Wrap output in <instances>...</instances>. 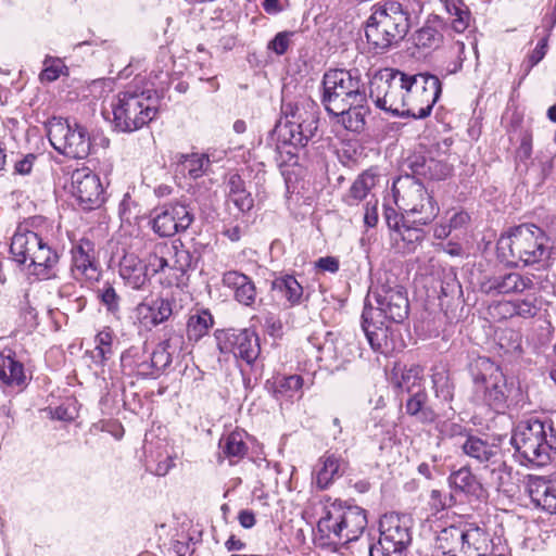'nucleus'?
Here are the masks:
<instances>
[{
	"label": "nucleus",
	"instance_id": "nucleus-1",
	"mask_svg": "<svg viewBox=\"0 0 556 556\" xmlns=\"http://www.w3.org/2000/svg\"><path fill=\"white\" fill-rule=\"evenodd\" d=\"M425 0L384 1L372 8L365 27L369 46L383 53L399 45L409 28L419 22Z\"/></svg>",
	"mask_w": 556,
	"mask_h": 556
},
{
	"label": "nucleus",
	"instance_id": "nucleus-2",
	"mask_svg": "<svg viewBox=\"0 0 556 556\" xmlns=\"http://www.w3.org/2000/svg\"><path fill=\"white\" fill-rule=\"evenodd\" d=\"M10 255L16 264L25 266L29 275L40 280L54 277V268L59 263L58 252L27 224H21L15 229L11 238Z\"/></svg>",
	"mask_w": 556,
	"mask_h": 556
},
{
	"label": "nucleus",
	"instance_id": "nucleus-3",
	"mask_svg": "<svg viewBox=\"0 0 556 556\" xmlns=\"http://www.w3.org/2000/svg\"><path fill=\"white\" fill-rule=\"evenodd\" d=\"M549 237L545 231L533 225L522 224L510 229L507 235L501 236L497 241V253L503 262L518 266L533 265L549 257Z\"/></svg>",
	"mask_w": 556,
	"mask_h": 556
},
{
	"label": "nucleus",
	"instance_id": "nucleus-4",
	"mask_svg": "<svg viewBox=\"0 0 556 556\" xmlns=\"http://www.w3.org/2000/svg\"><path fill=\"white\" fill-rule=\"evenodd\" d=\"M510 443L521 463L544 466L556 454V429L551 419L530 418L516 427Z\"/></svg>",
	"mask_w": 556,
	"mask_h": 556
},
{
	"label": "nucleus",
	"instance_id": "nucleus-5",
	"mask_svg": "<svg viewBox=\"0 0 556 556\" xmlns=\"http://www.w3.org/2000/svg\"><path fill=\"white\" fill-rule=\"evenodd\" d=\"M157 103L159 97L153 89L134 81L112 103L115 128L123 132L140 129L155 117Z\"/></svg>",
	"mask_w": 556,
	"mask_h": 556
},
{
	"label": "nucleus",
	"instance_id": "nucleus-6",
	"mask_svg": "<svg viewBox=\"0 0 556 556\" xmlns=\"http://www.w3.org/2000/svg\"><path fill=\"white\" fill-rule=\"evenodd\" d=\"M367 527L366 511L355 505L333 501L324 506L317 529L332 542L349 543L357 540Z\"/></svg>",
	"mask_w": 556,
	"mask_h": 556
},
{
	"label": "nucleus",
	"instance_id": "nucleus-7",
	"mask_svg": "<svg viewBox=\"0 0 556 556\" xmlns=\"http://www.w3.org/2000/svg\"><path fill=\"white\" fill-rule=\"evenodd\" d=\"M395 203L413 223L428 225L440 212L432 193L417 178L409 175L399 177L393 184Z\"/></svg>",
	"mask_w": 556,
	"mask_h": 556
},
{
	"label": "nucleus",
	"instance_id": "nucleus-8",
	"mask_svg": "<svg viewBox=\"0 0 556 556\" xmlns=\"http://www.w3.org/2000/svg\"><path fill=\"white\" fill-rule=\"evenodd\" d=\"M408 75L394 68H384L374 75L369 98L377 108L397 116H406Z\"/></svg>",
	"mask_w": 556,
	"mask_h": 556
},
{
	"label": "nucleus",
	"instance_id": "nucleus-9",
	"mask_svg": "<svg viewBox=\"0 0 556 556\" xmlns=\"http://www.w3.org/2000/svg\"><path fill=\"white\" fill-rule=\"evenodd\" d=\"M321 103L327 112L359 103L367 97L366 85L357 71L329 70L323 77Z\"/></svg>",
	"mask_w": 556,
	"mask_h": 556
},
{
	"label": "nucleus",
	"instance_id": "nucleus-10",
	"mask_svg": "<svg viewBox=\"0 0 556 556\" xmlns=\"http://www.w3.org/2000/svg\"><path fill=\"white\" fill-rule=\"evenodd\" d=\"M281 118L275 126L274 136L282 144L304 148L315 136L319 118L313 109L295 103H282Z\"/></svg>",
	"mask_w": 556,
	"mask_h": 556
},
{
	"label": "nucleus",
	"instance_id": "nucleus-11",
	"mask_svg": "<svg viewBox=\"0 0 556 556\" xmlns=\"http://www.w3.org/2000/svg\"><path fill=\"white\" fill-rule=\"evenodd\" d=\"M412 529L410 516L384 514L379 521V541L369 546V556H401L412 543Z\"/></svg>",
	"mask_w": 556,
	"mask_h": 556
},
{
	"label": "nucleus",
	"instance_id": "nucleus-12",
	"mask_svg": "<svg viewBox=\"0 0 556 556\" xmlns=\"http://www.w3.org/2000/svg\"><path fill=\"white\" fill-rule=\"evenodd\" d=\"M470 374L477 390H482L485 403L494 409L504 408L510 393L500 366L491 358L479 356L470 364Z\"/></svg>",
	"mask_w": 556,
	"mask_h": 556
},
{
	"label": "nucleus",
	"instance_id": "nucleus-13",
	"mask_svg": "<svg viewBox=\"0 0 556 556\" xmlns=\"http://www.w3.org/2000/svg\"><path fill=\"white\" fill-rule=\"evenodd\" d=\"M48 138L55 151L72 159H85L90 153L91 141L85 126L62 117H52L48 124Z\"/></svg>",
	"mask_w": 556,
	"mask_h": 556
},
{
	"label": "nucleus",
	"instance_id": "nucleus-14",
	"mask_svg": "<svg viewBox=\"0 0 556 556\" xmlns=\"http://www.w3.org/2000/svg\"><path fill=\"white\" fill-rule=\"evenodd\" d=\"M441 92L442 86L438 76L429 73L408 75L406 116L414 118L429 116Z\"/></svg>",
	"mask_w": 556,
	"mask_h": 556
},
{
	"label": "nucleus",
	"instance_id": "nucleus-15",
	"mask_svg": "<svg viewBox=\"0 0 556 556\" xmlns=\"http://www.w3.org/2000/svg\"><path fill=\"white\" fill-rule=\"evenodd\" d=\"M194 219L191 208L179 202L166 203L152 212V229L160 237H173L187 230Z\"/></svg>",
	"mask_w": 556,
	"mask_h": 556
},
{
	"label": "nucleus",
	"instance_id": "nucleus-16",
	"mask_svg": "<svg viewBox=\"0 0 556 556\" xmlns=\"http://www.w3.org/2000/svg\"><path fill=\"white\" fill-rule=\"evenodd\" d=\"M71 192L84 211L99 208L104 203L100 178L88 167L77 168L71 176Z\"/></svg>",
	"mask_w": 556,
	"mask_h": 556
},
{
	"label": "nucleus",
	"instance_id": "nucleus-17",
	"mask_svg": "<svg viewBox=\"0 0 556 556\" xmlns=\"http://www.w3.org/2000/svg\"><path fill=\"white\" fill-rule=\"evenodd\" d=\"M217 341L222 353H231L248 365H252L261 353L258 337L250 329H228L217 337Z\"/></svg>",
	"mask_w": 556,
	"mask_h": 556
},
{
	"label": "nucleus",
	"instance_id": "nucleus-18",
	"mask_svg": "<svg viewBox=\"0 0 556 556\" xmlns=\"http://www.w3.org/2000/svg\"><path fill=\"white\" fill-rule=\"evenodd\" d=\"M377 304L375 315L400 324L408 316L409 303L405 290L401 286H381L374 292Z\"/></svg>",
	"mask_w": 556,
	"mask_h": 556
},
{
	"label": "nucleus",
	"instance_id": "nucleus-19",
	"mask_svg": "<svg viewBox=\"0 0 556 556\" xmlns=\"http://www.w3.org/2000/svg\"><path fill=\"white\" fill-rule=\"evenodd\" d=\"M174 314V299L159 296L151 301H143L136 306L135 325L139 330L151 331L167 321Z\"/></svg>",
	"mask_w": 556,
	"mask_h": 556
},
{
	"label": "nucleus",
	"instance_id": "nucleus-20",
	"mask_svg": "<svg viewBox=\"0 0 556 556\" xmlns=\"http://www.w3.org/2000/svg\"><path fill=\"white\" fill-rule=\"evenodd\" d=\"M362 320V328L375 352L388 354L395 349L393 332L383 320L375 319L374 307H364Z\"/></svg>",
	"mask_w": 556,
	"mask_h": 556
},
{
	"label": "nucleus",
	"instance_id": "nucleus-21",
	"mask_svg": "<svg viewBox=\"0 0 556 556\" xmlns=\"http://www.w3.org/2000/svg\"><path fill=\"white\" fill-rule=\"evenodd\" d=\"M533 287L534 282L531 277L516 271L485 278L480 285L481 291L492 296L519 294L533 289Z\"/></svg>",
	"mask_w": 556,
	"mask_h": 556
},
{
	"label": "nucleus",
	"instance_id": "nucleus-22",
	"mask_svg": "<svg viewBox=\"0 0 556 556\" xmlns=\"http://www.w3.org/2000/svg\"><path fill=\"white\" fill-rule=\"evenodd\" d=\"M165 339L150 353L151 377H156L173 362V355L184 349L185 339L181 331L166 328Z\"/></svg>",
	"mask_w": 556,
	"mask_h": 556
},
{
	"label": "nucleus",
	"instance_id": "nucleus-23",
	"mask_svg": "<svg viewBox=\"0 0 556 556\" xmlns=\"http://www.w3.org/2000/svg\"><path fill=\"white\" fill-rule=\"evenodd\" d=\"M460 447L464 454L481 464H498L496 468H493V472L498 470L509 475L510 467H508L505 462L498 459L501 448L497 444L489 443L476 435H467L466 440L460 443Z\"/></svg>",
	"mask_w": 556,
	"mask_h": 556
},
{
	"label": "nucleus",
	"instance_id": "nucleus-24",
	"mask_svg": "<svg viewBox=\"0 0 556 556\" xmlns=\"http://www.w3.org/2000/svg\"><path fill=\"white\" fill-rule=\"evenodd\" d=\"M72 273L76 279L93 280L98 278V263L94 244L81 239L72 248Z\"/></svg>",
	"mask_w": 556,
	"mask_h": 556
},
{
	"label": "nucleus",
	"instance_id": "nucleus-25",
	"mask_svg": "<svg viewBox=\"0 0 556 556\" xmlns=\"http://www.w3.org/2000/svg\"><path fill=\"white\" fill-rule=\"evenodd\" d=\"M119 276L134 290H142L152 277L147 265L135 253H126L119 261Z\"/></svg>",
	"mask_w": 556,
	"mask_h": 556
},
{
	"label": "nucleus",
	"instance_id": "nucleus-26",
	"mask_svg": "<svg viewBox=\"0 0 556 556\" xmlns=\"http://www.w3.org/2000/svg\"><path fill=\"white\" fill-rule=\"evenodd\" d=\"M378 182V176L372 169L364 170L353 181L348 192L343 195V202L349 206H356L361 202L377 199L374 190Z\"/></svg>",
	"mask_w": 556,
	"mask_h": 556
},
{
	"label": "nucleus",
	"instance_id": "nucleus-27",
	"mask_svg": "<svg viewBox=\"0 0 556 556\" xmlns=\"http://www.w3.org/2000/svg\"><path fill=\"white\" fill-rule=\"evenodd\" d=\"M222 282L233 291L236 301L245 306H252L256 300V287L253 280L238 270H229L223 275Z\"/></svg>",
	"mask_w": 556,
	"mask_h": 556
},
{
	"label": "nucleus",
	"instance_id": "nucleus-28",
	"mask_svg": "<svg viewBox=\"0 0 556 556\" xmlns=\"http://www.w3.org/2000/svg\"><path fill=\"white\" fill-rule=\"evenodd\" d=\"M408 167L410 168L415 178L421 176L430 180L445 179L451 172L450 166L439 160L429 157L422 154H414L407 160Z\"/></svg>",
	"mask_w": 556,
	"mask_h": 556
},
{
	"label": "nucleus",
	"instance_id": "nucleus-29",
	"mask_svg": "<svg viewBox=\"0 0 556 556\" xmlns=\"http://www.w3.org/2000/svg\"><path fill=\"white\" fill-rule=\"evenodd\" d=\"M529 494L536 505L556 514V479L534 477L529 482Z\"/></svg>",
	"mask_w": 556,
	"mask_h": 556
},
{
	"label": "nucleus",
	"instance_id": "nucleus-30",
	"mask_svg": "<svg viewBox=\"0 0 556 556\" xmlns=\"http://www.w3.org/2000/svg\"><path fill=\"white\" fill-rule=\"evenodd\" d=\"M164 248H168L166 258V270L173 271L176 278L184 276L192 268L193 256L189 250L185 248L180 240L172 242L163 241Z\"/></svg>",
	"mask_w": 556,
	"mask_h": 556
},
{
	"label": "nucleus",
	"instance_id": "nucleus-31",
	"mask_svg": "<svg viewBox=\"0 0 556 556\" xmlns=\"http://www.w3.org/2000/svg\"><path fill=\"white\" fill-rule=\"evenodd\" d=\"M121 365L123 370H128L141 377H151L150 369V352L147 350V344L143 343L139 346H130L121 355Z\"/></svg>",
	"mask_w": 556,
	"mask_h": 556
},
{
	"label": "nucleus",
	"instance_id": "nucleus-32",
	"mask_svg": "<svg viewBox=\"0 0 556 556\" xmlns=\"http://www.w3.org/2000/svg\"><path fill=\"white\" fill-rule=\"evenodd\" d=\"M368 97L361 100L356 104H348L344 108L337 109V111H330L329 114L341 116L343 126L351 131L362 132L365 129L366 116L370 110L368 108Z\"/></svg>",
	"mask_w": 556,
	"mask_h": 556
},
{
	"label": "nucleus",
	"instance_id": "nucleus-33",
	"mask_svg": "<svg viewBox=\"0 0 556 556\" xmlns=\"http://www.w3.org/2000/svg\"><path fill=\"white\" fill-rule=\"evenodd\" d=\"M463 542L460 556H489L492 551L489 534L477 526L463 529Z\"/></svg>",
	"mask_w": 556,
	"mask_h": 556
},
{
	"label": "nucleus",
	"instance_id": "nucleus-34",
	"mask_svg": "<svg viewBox=\"0 0 556 556\" xmlns=\"http://www.w3.org/2000/svg\"><path fill=\"white\" fill-rule=\"evenodd\" d=\"M318 466L316 485L320 490L327 489L334 479L341 477L346 470V463L340 456L330 453H326L319 458Z\"/></svg>",
	"mask_w": 556,
	"mask_h": 556
},
{
	"label": "nucleus",
	"instance_id": "nucleus-35",
	"mask_svg": "<svg viewBox=\"0 0 556 556\" xmlns=\"http://www.w3.org/2000/svg\"><path fill=\"white\" fill-rule=\"evenodd\" d=\"M448 484L455 492H459L475 498H481L484 493L481 482L467 466L451 472L448 477Z\"/></svg>",
	"mask_w": 556,
	"mask_h": 556
},
{
	"label": "nucleus",
	"instance_id": "nucleus-36",
	"mask_svg": "<svg viewBox=\"0 0 556 556\" xmlns=\"http://www.w3.org/2000/svg\"><path fill=\"white\" fill-rule=\"evenodd\" d=\"M27 377L24 365L15 358L11 350L0 353V383L8 387H22L26 384Z\"/></svg>",
	"mask_w": 556,
	"mask_h": 556
},
{
	"label": "nucleus",
	"instance_id": "nucleus-37",
	"mask_svg": "<svg viewBox=\"0 0 556 556\" xmlns=\"http://www.w3.org/2000/svg\"><path fill=\"white\" fill-rule=\"evenodd\" d=\"M312 344L320 352L319 359L329 362L345 361L346 355L343 352L344 341L333 331H326L323 341L317 334L309 338Z\"/></svg>",
	"mask_w": 556,
	"mask_h": 556
},
{
	"label": "nucleus",
	"instance_id": "nucleus-38",
	"mask_svg": "<svg viewBox=\"0 0 556 556\" xmlns=\"http://www.w3.org/2000/svg\"><path fill=\"white\" fill-rule=\"evenodd\" d=\"M303 378L299 375L276 376L265 382L266 390L277 400L281 397H293L301 393L303 387Z\"/></svg>",
	"mask_w": 556,
	"mask_h": 556
},
{
	"label": "nucleus",
	"instance_id": "nucleus-39",
	"mask_svg": "<svg viewBox=\"0 0 556 556\" xmlns=\"http://www.w3.org/2000/svg\"><path fill=\"white\" fill-rule=\"evenodd\" d=\"M177 172L188 175L192 179L202 177L210 168L211 161L207 154L178 153L175 156Z\"/></svg>",
	"mask_w": 556,
	"mask_h": 556
},
{
	"label": "nucleus",
	"instance_id": "nucleus-40",
	"mask_svg": "<svg viewBox=\"0 0 556 556\" xmlns=\"http://www.w3.org/2000/svg\"><path fill=\"white\" fill-rule=\"evenodd\" d=\"M427 403L428 394L426 389H418L416 392L409 393L405 403L406 414L415 417L422 424L433 422L437 418V414Z\"/></svg>",
	"mask_w": 556,
	"mask_h": 556
},
{
	"label": "nucleus",
	"instance_id": "nucleus-41",
	"mask_svg": "<svg viewBox=\"0 0 556 556\" xmlns=\"http://www.w3.org/2000/svg\"><path fill=\"white\" fill-rule=\"evenodd\" d=\"M442 22L438 16L428 20L425 25L416 30L413 41L417 48L437 49L443 40Z\"/></svg>",
	"mask_w": 556,
	"mask_h": 556
},
{
	"label": "nucleus",
	"instance_id": "nucleus-42",
	"mask_svg": "<svg viewBox=\"0 0 556 556\" xmlns=\"http://www.w3.org/2000/svg\"><path fill=\"white\" fill-rule=\"evenodd\" d=\"M463 542V529L451 526L442 529L435 540V548L445 556H460Z\"/></svg>",
	"mask_w": 556,
	"mask_h": 556
},
{
	"label": "nucleus",
	"instance_id": "nucleus-43",
	"mask_svg": "<svg viewBox=\"0 0 556 556\" xmlns=\"http://www.w3.org/2000/svg\"><path fill=\"white\" fill-rule=\"evenodd\" d=\"M422 382L424 369L418 365L403 368L400 372H393L392 383L402 393L409 394L416 392L418 389H425Z\"/></svg>",
	"mask_w": 556,
	"mask_h": 556
},
{
	"label": "nucleus",
	"instance_id": "nucleus-44",
	"mask_svg": "<svg viewBox=\"0 0 556 556\" xmlns=\"http://www.w3.org/2000/svg\"><path fill=\"white\" fill-rule=\"evenodd\" d=\"M219 447L231 465L237 464L248 453V445L243 435L237 431L223 437L219 441Z\"/></svg>",
	"mask_w": 556,
	"mask_h": 556
},
{
	"label": "nucleus",
	"instance_id": "nucleus-45",
	"mask_svg": "<svg viewBox=\"0 0 556 556\" xmlns=\"http://www.w3.org/2000/svg\"><path fill=\"white\" fill-rule=\"evenodd\" d=\"M444 9L448 14L451 25L457 33H463L469 26L471 14L463 0H445Z\"/></svg>",
	"mask_w": 556,
	"mask_h": 556
},
{
	"label": "nucleus",
	"instance_id": "nucleus-46",
	"mask_svg": "<svg viewBox=\"0 0 556 556\" xmlns=\"http://www.w3.org/2000/svg\"><path fill=\"white\" fill-rule=\"evenodd\" d=\"M228 189L229 199L241 212L250 211L253 207V198L247 191L244 181L239 175L229 177Z\"/></svg>",
	"mask_w": 556,
	"mask_h": 556
},
{
	"label": "nucleus",
	"instance_id": "nucleus-47",
	"mask_svg": "<svg viewBox=\"0 0 556 556\" xmlns=\"http://www.w3.org/2000/svg\"><path fill=\"white\" fill-rule=\"evenodd\" d=\"M273 290L279 292L293 306L300 303L303 288L293 276L276 278L271 283Z\"/></svg>",
	"mask_w": 556,
	"mask_h": 556
},
{
	"label": "nucleus",
	"instance_id": "nucleus-48",
	"mask_svg": "<svg viewBox=\"0 0 556 556\" xmlns=\"http://www.w3.org/2000/svg\"><path fill=\"white\" fill-rule=\"evenodd\" d=\"M214 319L206 309L198 312L189 317L187 323V336L189 340L198 341L213 327Z\"/></svg>",
	"mask_w": 556,
	"mask_h": 556
},
{
	"label": "nucleus",
	"instance_id": "nucleus-49",
	"mask_svg": "<svg viewBox=\"0 0 556 556\" xmlns=\"http://www.w3.org/2000/svg\"><path fill=\"white\" fill-rule=\"evenodd\" d=\"M113 340L114 336L110 329H104L96 336V348L91 352V358L97 365L104 366L113 356Z\"/></svg>",
	"mask_w": 556,
	"mask_h": 556
},
{
	"label": "nucleus",
	"instance_id": "nucleus-50",
	"mask_svg": "<svg viewBox=\"0 0 556 556\" xmlns=\"http://www.w3.org/2000/svg\"><path fill=\"white\" fill-rule=\"evenodd\" d=\"M168 248H164L163 241L151 242L149 253L143 263L147 265L151 276L166 271V258Z\"/></svg>",
	"mask_w": 556,
	"mask_h": 556
},
{
	"label": "nucleus",
	"instance_id": "nucleus-51",
	"mask_svg": "<svg viewBox=\"0 0 556 556\" xmlns=\"http://www.w3.org/2000/svg\"><path fill=\"white\" fill-rule=\"evenodd\" d=\"M432 382L438 399L444 402H451L454 397V386L450 377L444 371H439L432 375Z\"/></svg>",
	"mask_w": 556,
	"mask_h": 556
},
{
	"label": "nucleus",
	"instance_id": "nucleus-52",
	"mask_svg": "<svg viewBox=\"0 0 556 556\" xmlns=\"http://www.w3.org/2000/svg\"><path fill=\"white\" fill-rule=\"evenodd\" d=\"M464 53L465 43L462 41H456L450 47V54L455 59L443 68L445 75L456 74L463 68V63L465 61Z\"/></svg>",
	"mask_w": 556,
	"mask_h": 556
},
{
	"label": "nucleus",
	"instance_id": "nucleus-53",
	"mask_svg": "<svg viewBox=\"0 0 556 556\" xmlns=\"http://www.w3.org/2000/svg\"><path fill=\"white\" fill-rule=\"evenodd\" d=\"M101 303L106 307L108 312L117 315L119 313L121 298L111 285H105L98 291Z\"/></svg>",
	"mask_w": 556,
	"mask_h": 556
},
{
	"label": "nucleus",
	"instance_id": "nucleus-54",
	"mask_svg": "<svg viewBox=\"0 0 556 556\" xmlns=\"http://www.w3.org/2000/svg\"><path fill=\"white\" fill-rule=\"evenodd\" d=\"M43 65L45 68L40 73L41 81L51 83L56 80L61 76L63 70L66 68L64 63L60 59L51 56H48L45 60Z\"/></svg>",
	"mask_w": 556,
	"mask_h": 556
},
{
	"label": "nucleus",
	"instance_id": "nucleus-55",
	"mask_svg": "<svg viewBox=\"0 0 556 556\" xmlns=\"http://www.w3.org/2000/svg\"><path fill=\"white\" fill-rule=\"evenodd\" d=\"M294 31H280L268 43L267 49L275 52L277 55H282L290 47L291 38Z\"/></svg>",
	"mask_w": 556,
	"mask_h": 556
},
{
	"label": "nucleus",
	"instance_id": "nucleus-56",
	"mask_svg": "<svg viewBox=\"0 0 556 556\" xmlns=\"http://www.w3.org/2000/svg\"><path fill=\"white\" fill-rule=\"evenodd\" d=\"M514 314L522 318H533L539 312L535 302L529 299L511 302Z\"/></svg>",
	"mask_w": 556,
	"mask_h": 556
},
{
	"label": "nucleus",
	"instance_id": "nucleus-57",
	"mask_svg": "<svg viewBox=\"0 0 556 556\" xmlns=\"http://www.w3.org/2000/svg\"><path fill=\"white\" fill-rule=\"evenodd\" d=\"M364 224L367 227L378 224V199L367 200L365 203Z\"/></svg>",
	"mask_w": 556,
	"mask_h": 556
},
{
	"label": "nucleus",
	"instance_id": "nucleus-58",
	"mask_svg": "<svg viewBox=\"0 0 556 556\" xmlns=\"http://www.w3.org/2000/svg\"><path fill=\"white\" fill-rule=\"evenodd\" d=\"M388 227L392 230L400 231L402 228L403 215H400L393 207L386 206L383 213Z\"/></svg>",
	"mask_w": 556,
	"mask_h": 556
},
{
	"label": "nucleus",
	"instance_id": "nucleus-59",
	"mask_svg": "<svg viewBox=\"0 0 556 556\" xmlns=\"http://www.w3.org/2000/svg\"><path fill=\"white\" fill-rule=\"evenodd\" d=\"M403 241L408 244H414L415 242H419L422 239V230L419 228H410L406 225H402L400 231H397Z\"/></svg>",
	"mask_w": 556,
	"mask_h": 556
},
{
	"label": "nucleus",
	"instance_id": "nucleus-60",
	"mask_svg": "<svg viewBox=\"0 0 556 556\" xmlns=\"http://www.w3.org/2000/svg\"><path fill=\"white\" fill-rule=\"evenodd\" d=\"M37 156L35 154H27L22 160L17 161L14 165V173L20 175L30 174Z\"/></svg>",
	"mask_w": 556,
	"mask_h": 556
},
{
	"label": "nucleus",
	"instance_id": "nucleus-61",
	"mask_svg": "<svg viewBox=\"0 0 556 556\" xmlns=\"http://www.w3.org/2000/svg\"><path fill=\"white\" fill-rule=\"evenodd\" d=\"M532 154V138L531 135L526 134L521 138V142L519 148L517 149V157L520 161H526L530 159Z\"/></svg>",
	"mask_w": 556,
	"mask_h": 556
},
{
	"label": "nucleus",
	"instance_id": "nucleus-62",
	"mask_svg": "<svg viewBox=\"0 0 556 556\" xmlns=\"http://www.w3.org/2000/svg\"><path fill=\"white\" fill-rule=\"evenodd\" d=\"M316 267L323 271L337 273L339 270V260L334 256H325L317 260Z\"/></svg>",
	"mask_w": 556,
	"mask_h": 556
},
{
	"label": "nucleus",
	"instance_id": "nucleus-63",
	"mask_svg": "<svg viewBox=\"0 0 556 556\" xmlns=\"http://www.w3.org/2000/svg\"><path fill=\"white\" fill-rule=\"evenodd\" d=\"M470 220L469 215L466 212H456L454 215L450 218V228L452 229H460L465 227Z\"/></svg>",
	"mask_w": 556,
	"mask_h": 556
},
{
	"label": "nucleus",
	"instance_id": "nucleus-64",
	"mask_svg": "<svg viewBox=\"0 0 556 556\" xmlns=\"http://www.w3.org/2000/svg\"><path fill=\"white\" fill-rule=\"evenodd\" d=\"M443 432L450 438H464L465 440L469 435L466 428L458 424L445 425Z\"/></svg>",
	"mask_w": 556,
	"mask_h": 556
}]
</instances>
